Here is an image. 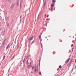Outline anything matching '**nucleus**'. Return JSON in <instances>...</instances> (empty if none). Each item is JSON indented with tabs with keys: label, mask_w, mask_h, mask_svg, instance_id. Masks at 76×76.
Listing matches in <instances>:
<instances>
[{
	"label": "nucleus",
	"mask_w": 76,
	"mask_h": 76,
	"mask_svg": "<svg viewBox=\"0 0 76 76\" xmlns=\"http://www.w3.org/2000/svg\"><path fill=\"white\" fill-rule=\"evenodd\" d=\"M5 32V31L4 30L3 31V34H4V33Z\"/></svg>",
	"instance_id": "29"
},
{
	"label": "nucleus",
	"mask_w": 76,
	"mask_h": 76,
	"mask_svg": "<svg viewBox=\"0 0 76 76\" xmlns=\"http://www.w3.org/2000/svg\"><path fill=\"white\" fill-rule=\"evenodd\" d=\"M28 60H27V64H28Z\"/></svg>",
	"instance_id": "35"
},
{
	"label": "nucleus",
	"mask_w": 76,
	"mask_h": 76,
	"mask_svg": "<svg viewBox=\"0 0 76 76\" xmlns=\"http://www.w3.org/2000/svg\"><path fill=\"white\" fill-rule=\"evenodd\" d=\"M31 40H30V39H29V42H31Z\"/></svg>",
	"instance_id": "34"
},
{
	"label": "nucleus",
	"mask_w": 76,
	"mask_h": 76,
	"mask_svg": "<svg viewBox=\"0 0 76 76\" xmlns=\"http://www.w3.org/2000/svg\"><path fill=\"white\" fill-rule=\"evenodd\" d=\"M73 44H72L71 45V47H73Z\"/></svg>",
	"instance_id": "33"
},
{
	"label": "nucleus",
	"mask_w": 76,
	"mask_h": 76,
	"mask_svg": "<svg viewBox=\"0 0 76 76\" xmlns=\"http://www.w3.org/2000/svg\"><path fill=\"white\" fill-rule=\"evenodd\" d=\"M70 63L71 64V63H70V62L67 65V66H70Z\"/></svg>",
	"instance_id": "19"
},
{
	"label": "nucleus",
	"mask_w": 76,
	"mask_h": 76,
	"mask_svg": "<svg viewBox=\"0 0 76 76\" xmlns=\"http://www.w3.org/2000/svg\"><path fill=\"white\" fill-rule=\"evenodd\" d=\"M73 49H74V48H73L72 49V51H73Z\"/></svg>",
	"instance_id": "31"
},
{
	"label": "nucleus",
	"mask_w": 76,
	"mask_h": 76,
	"mask_svg": "<svg viewBox=\"0 0 76 76\" xmlns=\"http://www.w3.org/2000/svg\"><path fill=\"white\" fill-rule=\"evenodd\" d=\"M46 4V1H45L44 3V4H43V7H45V4Z\"/></svg>",
	"instance_id": "13"
},
{
	"label": "nucleus",
	"mask_w": 76,
	"mask_h": 76,
	"mask_svg": "<svg viewBox=\"0 0 76 76\" xmlns=\"http://www.w3.org/2000/svg\"><path fill=\"white\" fill-rule=\"evenodd\" d=\"M4 58H5V56L4 55L3 60H4Z\"/></svg>",
	"instance_id": "21"
},
{
	"label": "nucleus",
	"mask_w": 76,
	"mask_h": 76,
	"mask_svg": "<svg viewBox=\"0 0 76 76\" xmlns=\"http://www.w3.org/2000/svg\"><path fill=\"white\" fill-rule=\"evenodd\" d=\"M32 65L31 64L28 65V66H27V68H28V69H30L31 67H32Z\"/></svg>",
	"instance_id": "1"
},
{
	"label": "nucleus",
	"mask_w": 76,
	"mask_h": 76,
	"mask_svg": "<svg viewBox=\"0 0 76 76\" xmlns=\"http://www.w3.org/2000/svg\"><path fill=\"white\" fill-rule=\"evenodd\" d=\"M9 48V45H7L6 49V51H7V49Z\"/></svg>",
	"instance_id": "10"
},
{
	"label": "nucleus",
	"mask_w": 76,
	"mask_h": 76,
	"mask_svg": "<svg viewBox=\"0 0 76 76\" xmlns=\"http://www.w3.org/2000/svg\"><path fill=\"white\" fill-rule=\"evenodd\" d=\"M40 44L41 45V47L42 48V43L41 42H40Z\"/></svg>",
	"instance_id": "15"
},
{
	"label": "nucleus",
	"mask_w": 76,
	"mask_h": 76,
	"mask_svg": "<svg viewBox=\"0 0 76 76\" xmlns=\"http://www.w3.org/2000/svg\"><path fill=\"white\" fill-rule=\"evenodd\" d=\"M30 64H32V63L31 62H30Z\"/></svg>",
	"instance_id": "39"
},
{
	"label": "nucleus",
	"mask_w": 76,
	"mask_h": 76,
	"mask_svg": "<svg viewBox=\"0 0 76 76\" xmlns=\"http://www.w3.org/2000/svg\"><path fill=\"white\" fill-rule=\"evenodd\" d=\"M22 15H21L19 19H21L20 18H21V17H22Z\"/></svg>",
	"instance_id": "23"
},
{
	"label": "nucleus",
	"mask_w": 76,
	"mask_h": 76,
	"mask_svg": "<svg viewBox=\"0 0 76 76\" xmlns=\"http://www.w3.org/2000/svg\"><path fill=\"white\" fill-rule=\"evenodd\" d=\"M75 62H76V60H75Z\"/></svg>",
	"instance_id": "44"
},
{
	"label": "nucleus",
	"mask_w": 76,
	"mask_h": 76,
	"mask_svg": "<svg viewBox=\"0 0 76 76\" xmlns=\"http://www.w3.org/2000/svg\"><path fill=\"white\" fill-rule=\"evenodd\" d=\"M15 55L13 56V57H12V58H11V60H13V58H14L15 57Z\"/></svg>",
	"instance_id": "17"
},
{
	"label": "nucleus",
	"mask_w": 76,
	"mask_h": 76,
	"mask_svg": "<svg viewBox=\"0 0 76 76\" xmlns=\"http://www.w3.org/2000/svg\"><path fill=\"white\" fill-rule=\"evenodd\" d=\"M19 3V1L18 0H17V3Z\"/></svg>",
	"instance_id": "26"
},
{
	"label": "nucleus",
	"mask_w": 76,
	"mask_h": 76,
	"mask_svg": "<svg viewBox=\"0 0 76 76\" xmlns=\"http://www.w3.org/2000/svg\"><path fill=\"white\" fill-rule=\"evenodd\" d=\"M21 3H22V0H20V7H21Z\"/></svg>",
	"instance_id": "12"
},
{
	"label": "nucleus",
	"mask_w": 76,
	"mask_h": 76,
	"mask_svg": "<svg viewBox=\"0 0 76 76\" xmlns=\"http://www.w3.org/2000/svg\"><path fill=\"white\" fill-rule=\"evenodd\" d=\"M5 41H6V40H4L2 44V45H4V43L5 42Z\"/></svg>",
	"instance_id": "9"
},
{
	"label": "nucleus",
	"mask_w": 76,
	"mask_h": 76,
	"mask_svg": "<svg viewBox=\"0 0 76 76\" xmlns=\"http://www.w3.org/2000/svg\"><path fill=\"white\" fill-rule=\"evenodd\" d=\"M47 37H45V38H47Z\"/></svg>",
	"instance_id": "43"
},
{
	"label": "nucleus",
	"mask_w": 76,
	"mask_h": 76,
	"mask_svg": "<svg viewBox=\"0 0 76 76\" xmlns=\"http://www.w3.org/2000/svg\"><path fill=\"white\" fill-rule=\"evenodd\" d=\"M33 38H34V36H32V37H31L29 39H30V40H32V39H33Z\"/></svg>",
	"instance_id": "8"
},
{
	"label": "nucleus",
	"mask_w": 76,
	"mask_h": 76,
	"mask_svg": "<svg viewBox=\"0 0 76 76\" xmlns=\"http://www.w3.org/2000/svg\"><path fill=\"white\" fill-rule=\"evenodd\" d=\"M59 68L60 69H61V66L60 65L59 66Z\"/></svg>",
	"instance_id": "18"
},
{
	"label": "nucleus",
	"mask_w": 76,
	"mask_h": 76,
	"mask_svg": "<svg viewBox=\"0 0 76 76\" xmlns=\"http://www.w3.org/2000/svg\"><path fill=\"white\" fill-rule=\"evenodd\" d=\"M41 35H39V40H40V42H41Z\"/></svg>",
	"instance_id": "5"
},
{
	"label": "nucleus",
	"mask_w": 76,
	"mask_h": 76,
	"mask_svg": "<svg viewBox=\"0 0 76 76\" xmlns=\"http://www.w3.org/2000/svg\"><path fill=\"white\" fill-rule=\"evenodd\" d=\"M34 67H35V66H32V70H34Z\"/></svg>",
	"instance_id": "16"
},
{
	"label": "nucleus",
	"mask_w": 76,
	"mask_h": 76,
	"mask_svg": "<svg viewBox=\"0 0 76 76\" xmlns=\"http://www.w3.org/2000/svg\"><path fill=\"white\" fill-rule=\"evenodd\" d=\"M51 7H54V4L52 3V4L50 5Z\"/></svg>",
	"instance_id": "11"
},
{
	"label": "nucleus",
	"mask_w": 76,
	"mask_h": 76,
	"mask_svg": "<svg viewBox=\"0 0 76 76\" xmlns=\"http://www.w3.org/2000/svg\"><path fill=\"white\" fill-rule=\"evenodd\" d=\"M8 47H9V44H8Z\"/></svg>",
	"instance_id": "40"
},
{
	"label": "nucleus",
	"mask_w": 76,
	"mask_h": 76,
	"mask_svg": "<svg viewBox=\"0 0 76 76\" xmlns=\"http://www.w3.org/2000/svg\"><path fill=\"white\" fill-rule=\"evenodd\" d=\"M21 20H22L21 19H20V22L21 21Z\"/></svg>",
	"instance_id": "38"
},
{
	"label": "nucleus",
	"mask_w": 76,
	"mask_h": 76,
	"mask_svg": "<svg viewBox=\"0 0 76 76\" xmlns=\"http://www.w3.org/2000/svg\"><path fill=\"white\" fill-rule=\"evenodd\" d=\"M39 67H40V63H41V58H39Z\"/></svg>",
	"instance_id": "3"
},
{
	"label": "nucleus",
	"mask_w": 76,
	"mask_h": 76,
	"mask_svg": "<svg viewBox=\"0 0 76 76\" xmlns=\"http://www.w3.org/2000/svg\"><path fill=\"white\" fill-rule=\"evenodd\" d=\"M25 58H24L23 60V63H25Z\"/></svg>",
	"instance_id": "22"
},
{
	"label": "nucleus",
	"mask_w": 76,
	"mask_h": 76,
	"mask_svg": "<svg viewBox=\"0 0 76 76\" xmlns=\"http://www.w3.org/2000/svg\"><path fill=\"white\" fill-rule=\"evenodd\" d=\"M14 6H15V4H12L10 7V8H11V9H12V8L14 7Z\"/></svg>",
	"instance_id": "6"
},
{
	"label": "nucleus",
	"mask_w": 76,
	"mask_h": 76,
	"mask_svg": "<svg viewBox=\"0 0 76 76\" xmlns=\"http://www.w3.org/2000/svg\"><path fill=\"white\" fill-rule=\"evenodd\" d=\"M18 49V48H17V50Z\"/></svg>",
	"instance_id": "46"
},
{
	"label": "nucleus",
	"mask_w": 76,
	"mask_h": 76,
	"mask_svg": "<svg viewBox=\"0 0 76 76\" xmlns=\"http://www.w3.org/2000/svg\"><path fill=\"white\" fill-rule=\"evenodd\" d=\"M38 72V67H37V69H36V68H34V72Z\"/></svg>",
	"instance_id": "2"
},
{
	"label": "nucleus",
	"mask_w": 76,
	"mask_h": 76,
	"mask_svg": "<svg viewBox=\"0 0 76 76\" xmlns=\"http://www.w3.org/2000/svg\"><path fill=\"white\" fill-rule=\"evenodd\" d=\"M18 3H17V6H18Z\"/></svg>",
	"instance_id": "36"
},
{
	"label": "nucleus",
	"mask_w": 76,
	"mask_h": 76,
	"mask_svg": "<svg viewBox=\"0 0 76 76\" xmlns=\"http://www.w3.org/2000/svg\"><path fill=\"white\" fill-rule=\"evenodd\" d=\"M39 75H41V71H39Z\"/></svg>",
	"instance_id": "25"
},
{
	"label": "nucleus",
	"mask_w": 76,
	"mask_h": 76,
	"mask_svg": "<svg viewBox=\"0 0 76 76\" xmlns=\"http://www.w3.org/2000/svg\"><path fill=\"white\" fill-rule=\"evenodd\" d=\"M31 73H32V72L31 71Z\"/></svg>",
	"instance_id": "41"
},
{
	"label": "nucleus",
	"mask_w": 76,
	"mask_h": 76,
	"mask_svg": "<svg viewBox=\"0 0 76 76\" xmlns=\"http://www.w3.org/2000/svg\"><path fill=\"white\" fill-rule=\"evenodd\" d=\"M9 2V0H8Z\"/></svg>",
	"instance_id": "42"
},
{
	"label": "nucleus",
	"mask_w": 76,
	"mask_h": 76,
	"mask_svg": "<svg viewBox=\"0 0 76 76\" xmlns=\"http://www.w3.org/2000/svg\"><path fill=\"white\" fill-rule=\"evenodd\" d=\"M70 58H68V60L67 61H66V64H67V63H68V62H69V60H70Z\"/></svg>",
	"instance_id": "4"
},
{
	"label": "nucleus",
	"mask_w": 76,
	"mask_h": 76,
	"mask_svg": "<svg viewBox=\"0 0 76 76\" xmlns=\"http://www.w3.org/2000/svg\"><path fill=\"white\" fill-rule=\"evenodd\" d=\"M29 57V55H28L26 57V58H28V57Z\"/></svg>",
	"instance_id": "24"
},
{
	"label": "nucleus",
	"mask_w": 76,
	"mask_h": 76,
	"mask_svg": "<svg viewBox=\"0 0 76 76\" xmlns=\"http://www.w3.org/2000/svg\"><path fill=\"white\" fill-rule=\"evenodd\" d=\"M34 40H33L32 42H31V45H32V44H33V43H34Z\"/></svg>",
	"instance_id": "20"
},
{
	"label": "nucleus",
	"mask_w": 76,
	"mask_h": 76,
	"mask_svg": "<svg viewBox=\"0 0 76 76\" xmlns=\"http://www.w3.org/2000/svg\"><path fill=\"white\" fill-rule=\"evenodd\" d=\"M49 10H51V12H52V11H53V7H51L50 8H50H49Z\"/></svg>",
	"instance_id": "7"
},
{
	"label": "nucleus",
	"mask_w": 76,
	"mask_h": 76,
	"mask_svg": "<svg viewBox=\"0 0 76 76\" xmlns=\"http://www.w3.org/2000/svg\"><path fill=\"white\" fill-rule=\"evenodd\" d=\"M70 57V56H69V57Z\"/></svg>",
	"instance_id": "45"
},
{
	"label": "nucleus",
	"mask_w": 76,
	"mask_h": 76,
	"mask_svg": "<svg viewBox=\"0 0 76 76\" xmlns=\"http://www.w3.org/2000/svg\"><path fill=\"white\" fill-rule=\"evenodd\" d=\"M52 2L54 3H56V1L55 0H52Z\"/></svg>",
	"instance_id": "14"
},
{
	"label": "nucleus",
	"mask_w": 76,
	"mask_h": 76,
	"mask_svg": "<svg viewBox=\"0 0 76 76\" xmlns=\"http://www.w3.org/2000/svg\"><path fill=\"white\" fill-rule=\"evenodd\" d=\"M7 26H9V23H8L7 24Z\"/></svg>",
	"instance_id": "28"
},
{
	"label": "nucleus",
	"mask_w": 76,
	"mask_h": 76,
	"mask_svg": "<svg viewBox=\"0 0 76 76\" xmlns=\"http://www.w3.org/2000/svg\"><path fill=\"white\" fill-rule=\"evenodd\" d=\"M39 15H38L37 17V19H38V17H39Z\"/></svg>",
	"instance_id": "27"
},
{
	"label": "nucleus",
	"mask_w": 76,
	"mask_h": 76,
	"mask_svg": "<svg viewBox=\"0 0 76 76\" xmlns=\"http://www.w3.org/2000/svg\"><path fill=\"white\" fill-rule=\"evenodd\" d=\"M73 70V69H72L71 71H72V72Z\"/></svg>",
	"instance_id": "37"
},
{
	"label": "nucleus",
	"mask_w": 76,
	"mask_h": 76,
	"mask_svg": "<svg viewBox=\"0 0 76 76\" xmlns=\"http://www.w3.org/2000/svg\"><path fill=\"white\" fill-rule=\"evenodd\" d=\"M8 19H9V17H7V20H8Z\"/></svg>",
	"instance_id": "30"
},
{
	"label": "nucleus",
	"mask_w": 76,
	"mask_h": 76,
	"mask_svg": "<svg viewBox=\"0 0 76 76\" xmlns=\"http://www.w3.org/2000/svg\"><path fill=\"white\" fill-rule=\"evenodd\" d=\"M46 16V14H45V18Z\"/></svg>",
	"instance_id": "32"
}]
</instances>
